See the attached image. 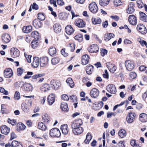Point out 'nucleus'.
<instances>
[{
	"label": "nucleus",
	"mask_w": 147,
	"mask_h": 147,
	"mask_svg": "<svg viewBox=\"0 0 147 147\" xmlns=\"http://www.w3.org/2000/svg\"><path fill=\"white\" fill-rule=\"evenodd\" d=\"M50 135L52 137H59L61 135V133L59 129L54 128L51 129L50 132Z\"/></svg>",
	"instance_id": "obj_1"
},
{
	"label": "nucleus",
	"mask_w": 147,
	"mask_h": 147,
	"mask_svg": "<svg viewBox=\"0 0 147 147\" xmlns=\"http://www.w3.org/2000/svg\"><path fill=\"white\" fill-rule=\"evenodd\" d=\"M89 8L90 11L94 13H96L98 10L97 6L94 2H92L89 4Z\"/></svg>",
	"instance_id": "obj_2"
},
{
	"label": "nucleus",
	"mask_w": 147,
	"mask_h": 147,
	"mask_svg": "<svg viewBox=\"0 0 147 147\" xmlns=\"http://www.w3.org/2000/svg\"><path fill=\"white\" fill-rule=\"evenodd\" d=\"M11 57L13 58L18 57L20 54L19 50L16 48H12L11 49Z\"/></svg>",
	"instance_id": "obj_3"
},
{
	"label": "nucleus",
	"mask_w": 147,
	"mask_h": 147,
	"mask_svg": "<svg viewBox=\"0 0 147 147\" xmlns=\"http://www.w3.org/2000/svg\"><path fill=\"white\" fill-rule=\"evenodd\" d=\"M90 94L92 98H96L99 96V91L98 89L93 88L90 91Z\"/></svg>",
	"instance_id": "obj_4"
},
{
	"label": "nucleus",
	"mask_w": 147,
	"mask_h": 147,
	"mask_svg": "<svg viewBox=\"0 0 147 147\" xmlns=\"http://www.w3.org/2000/svg\"><path fill=\"white\" fill-rule=\"evenodd\" d=\"M106 89L108 92L111 94H115L117 92L115 86L113 84L108 85L106 87Z\"/></svg>",
	"instance_id": "obj_5"
},
{
	"label": "nucleus",
	"mask_w": 147,
	"mask_h": 147,
	"mask_svg": "<svg viewBox=\"0 0 147 147\" xmlns=\"http://www.w3.org/2000/svg\"><path fill=\"white\" fill-rule=\"evenodd\" d=\"M136 116V115L134 113H129L126 118L127 122L129 123H132L134 121Z\"/></svg>",
	"instance_id": "obj_6"
},
{
	"label": "nucleus",
	"mask_w": 147,
	"mask_h": 147,
	"mask_svg": "<svg viewBox=\"0 0 147 147\" xmlns=\"http://www.w3.org/2000/svg\"><path fill=\"white\" fill-rule=\"evenodd\" d=\"M83 123L82 120L80 119H77L74 121L71 125L72 128L80 127Z\"/></svg>",
	"instance_id": "obj_7"
},
{
	"label": "nucleus",
	"mask_w": 147,
	"mask_h": 147,
	"mask_svg": "<svg viewBox=\"0 0 147 147\" xmlns=\"http://www.w3.org/2000/svg\"><path fill=\"white\" fill-rule=\"evenodd\" d=\"M50 85L51 87L55 90H57L60 86V83L58 81L53 80L51 81Z\"/></svg>",
	"instance_id": "obj_8"
},
{
	"label": "nucleus",
	"mask_w": 147,
	"mask_h": 147,
	"mask_svg": "<svg viewBox=\"0 0 147 147\" xmlns=\"http://www.w3.org/2000/svg\"><path fill=\"white\" fill-rule=\"evenodd\" d=\"M137 29L140 33L142 34H145L147 32L146 27L142 24H138V25Z\"/></svg>",
	"instance_id": "obj_9"
},
{
	"label": "nucleus",
	"mask_w": 147,
	"mask_h": 147,
	"mask_svg": "<svg viewBox=\"0 0 147 147\" xmlns=\"http://www.w3.org/2000/svg\"><path fill=\"white\" fill-rule=\"evenodd\" d=\"M125 65L127 70L129 71L132 70L134 67L133 62L129 60H127L125 61Z\"/></svg>",
	"instance_id": "obj_10"
},
{
	"label": "nucleus",
	"mask_w": 147,
	"mask_h": 147,
	"mask_svg": "<svg viewBox=\"0 0 147 147\" xmlns=\"http://www.w3.org/2000/svg\"><path fill=\"white\" fill-rule=\"evenodd\" d=\"M74 24L76 26L80 28H84L86 26L85 22L83 20L80 19L76 20Z\"/></svg>",
	"instance_id": "obj_11"
},
{
	"label": "nucleus",
	"mask_w": 147,
	"mask_h": 147,
	"mask_svg": "<svg viewBox=\"0 0 147 147\" xmlns=\"http://www.w3.org/2000/svg\"><path fill=\"white\" fill-rule=\"evenodd\" d=\"M88 49L90 53H96L98 51L99 48L97 45L93 44L88 47Z\"/></svg>",
	"instance_id": "obj_12"
},
{
	"label": "nucleus",
	"mask_w": 147,
	"mask_h": 147,
	"mask_svg": "<svg viewBox=\"0 0 147 147\" xmlns=\"http://www.w3.org/2000/svg\"><path fill=\"white\" fill-rule=\"evenodd\" d=\"M10 40L11 38L8 34L5 33L2 34L1 40L3 43H8L10 41Z\"/></svg>",
	"instance_id": "obj_13"
},
{
	"label": "nucleus",
	"mask_w": 147,
	"mask_h": 147,
	"mask_svg": "<svg viewBox=\"0 0 147 147\" xmlns=\"http://www.w3.org/2000/svg\"><path fill=\"white\" fill-rule=\"evenodd\" d=\"M49 59L47 57L41 58L40 59V66L44 67L46 66L48 63Z\"/></svg>",
	"instance_id": "obj_14"
},
{
	"label": "nucleus",
	"mask_w": 147,
	"mask_h": 147,
	"mask_svg": "<svg viewBox=\"0 0 147 147\" xmlns=\"http://www.w3.org/2000/svg\"><path fill=\"white\" fill-rule=\"evenodd\" d=\"M31 102L22 104V109L24 112L27 113L29 111L30 107L31 106Z\"/></svg>",
	"instance_id": "obj_15"
},
{
	"label": "nucleus",
	"mask_w": 147,
	"mask_h": 147,
	"mask_svg": "<svg viewBox=\"0 0 147 147\" xmlns=\"http://www.w3.org/2000/svg\"><path fill=\"white\" fill-rule=\"evenodd\" d=\"M1 130L2 134L7 135L10 132V128L5 125H3L1 127Z\"/></svg>",
	"instance_id": "obj_16"
},
{
	"label": "nucleus",
	"mask_w": 147,
	"mask_h": 147,
	"mask_svg": "<svg viewBox=\"0 0 147 147\" xmlns=\"http://www.w3.org/2000/svg\"><path fill=\"white\" fill-rule=\"evenodd\" d=\"M135 11L134 4L133 3L131 2L129 3L128 8L126 10L127 13L131 14L133 13Z\"/></svg>",
	"instance_id": "obj_17"
},
{
	"label": "nucleus",
	"mask_w": 147,
	"mask_h": 147,
	"mask_svg": "<svg viewBox=\"0 0 147 147\" xmlns=\"http://www.w3.org/2000/svg\"><path fill=\"white\" fill-rule=\"evenodd\" d=\"M73 129L72 132L75 135H79L81 134L84 131V129L82 127H78Z\"/></svg>",
	"instance_id": "obj_18"
},
{
	"label": "nucleus",
	"mask_w": 147,
	"mask_h": 147,
	"mask_svg": "<svg viewBox=\"0 0 147 147\" xmlns=\"http://www.w3.org/2000/svg\"><path fill=\"white\" fill-rule=\"evenodd\" d=\"M129 23L132 25H135L137 24L136 17L133 15H130L128 18Z\"/></svg>",
	"instance_id": "obj_19"
},
{
	"label": "nucleus",
	"mask_w": 147,
	"mask_h": 147,
	"mask_svg": "<svg viewBox=\"0 0 147 147\" xmlns=\"http://www.w3.org/2000/svg\"><path fill=\"white\" fill-rule=\"evenodd\" d=\"M13 75L12 69L10 68L6 69L4 71V76L5 78H9Z\"/></svg>",
	"instance_id": "obj_20"
},
{
	"label": "nucleus",
	"mask_w": 147,
	"mask_h": 147,
	"mask_svg": "<svg viewBox=\"0 0 147 147\" xmlns=\"http://www.w3.org/2000/svg\"><path fill=\"white\" fill-rule=\"evenodd\" d=\"M106 65L110 72L113 73L116 71L117 68L114 64H112L110 63H107Z\"/></svg>",
	"instance_id": "obj_21"
},
{
	"label": "nucleus",
	"mask_w": 147,
	"mask_h": 147,
	"mask_svg": "<svg viewBox=\"0 0 147 147\" xmlns=\"http://www.w3.org/2000/svg\"><path fill=\"white\" fill-rule=\"evenodd\" d=\"M53 29L55 33H59L61 31V25L59 24L56 23L54 25Z\"/></svg>",
	"instance_id": "obj_22"
},
{
	"label": "nucleus",
	"mask_w": 147,
	"mask_h": 147,
	"mask_svg": "<svg viewBox=\"0 0 147 147\" xmlns=\"http://www.w3.org/2000/svg\"><path fill=\"white\" fill-rule=\"evenodd\" d=\"M65 30L66 33L69 35L72 34L74 31V30L70 25H67L65 27Z\"/></svg>",
	"instance_id": "obj_23"
},
{
	"label": "nucleus",
	"mask_w": 147,
	"mask_h": 147,
	"mask_svg": "<svg viewBox=\"0 0 147 147\" xmlns=\"http://www.w3.org/2000/svg\"><path fill=\"white\" fill-rule=\"evenodd\" d=\"M50 88V85L49 84L45 83L40 88V90L42 92H46L49 90Z\"/></svg>",
	"instance_id": "obj_24"
},
{
	"label": "nucleus",
	"mask_w": 147,
	"mask_h": 147,
	"mask_svg": "<svg viewBox=\"0 0 147 147\" xmlns=\"http://www.w3.org/2000/svg\"><path fill=\"white\" fill-rule=\"evenodd\" d=\"M39 58L37 57H35L33 58V61L32 63V66L35 68L37 67L39 65Z\"/></svg>",
	"instance_id": "obj_25"
},
{
	"label": "nucleus",
	"mask_w": 147,
	"mask_h": 147,
	"mask_svg": "<svg viewBox=\"0 0 147 147\" xmlns=\"http://www.w3.org/2000/svg\"><path fill=\"white\" fill-rule=\"evenodd\" d=\"M55 96L53 94H51L48 97V101L49 105H52L54 102L55 101Z\"/></svg>",
	"instance_id": "obj_26"
},
{
	"label": "nucleus",
	"mask_w": 147,
	"mask_h": 147,
	"mask_svg": "<svg viewBox=\"0 0 147 147\" xmlns=\"http://www.w3.org/2000/svg\"><path fill=\"white\" fill-rule=\"evenodd\" d=\"M42 117L43 121L45 123H48L50 121V117L47 114L45 113L42 115Z\"/></svg>",
	"instance_id": "obj_27"
},
{
	"label": "nucleus",
	"mask_w": 147,
	"mask_h": 147,
	"mask_svg": "<svg viewBox=\"0 0 147 147\" xmlns=\"http://www.w3.org/2000/svg\"><path fill=\"white\" fill-rule=\"evenodd\" d=\"M61 129L63 134L65 135H66L67 134L69 130L67 125L65 124L61 125Z\"/></svg>",
	"instance_id": "obj_28"
},
{
	"label": "nucleus",
	"mask_w": 147,
	"mask_h": 147,
	"mask_svg": "<svg viewBox=\"0 0 147 147\" xmlns=\"http://www.w3.org/2000/svg\"><path fill=\"white\" fill-rule=\"evenodd\" d=\"M139 119L142 122H146L147 121V115L144 113H141L140 115Z\"/></svg>",
	"instance_id": "obj_29"
},
{
	"label": "nucleus",
	"mask_w": 147,
	"mask_h": 147,
	"mask_svg": "<svg viewBox=\"0 0 147 147\" xmlns=\"http://www.w3.org/2000/svg\"><path fill=\"white\" fill-rule=\"evenodd\" d=\"M89 56L87 55H83L82 57V62L84 65L87 64L89 60Z\"/></svg>",
	"instance_id": "obj_30"
},
{
	"label": "nucleus",
	"mask_w": 147,
	"mask_h": 147,
	"mask_svg": "<svg viewBox=\"0 0 147 147\" xmlns=\"http://www.w3.org/2000/svg\"><path fill=\"white\" fill-rule=\"evenodd\" d=\"M33 25L35 28H38L41 26V22L38 19H35L33 22Z\"/></svg>",
	"instance_id": "obj_31"
},
{
	"label": "nucleus",
	"mask_w": 147,
	"mask_h": 147,
	"mask_svg": "<svg viewBox=\"0 0 147 147\" xmlns=\"http://www.w3.org/2000/svg\"><path fill=\"white\" fill-rule=\"evenodd\" d=\"M23 87L24 90L26 91H30L32 90L33 89L32 86L30 84H25Z\"/></svg>",
	"instance_id": "obj_32"
},
{
	"label": "nucleus",
	"mask_w": 147,
	"mask_h": 147,
	"mask_svg": "<svg viewBox=\"0 0 147 147\" xmlns=\"http://www.w3.org/2000/svg\"><path fill=\"white\" fill-rule=\"evenodd\" d=\"M114 37V35L113 33L105 34L104 36V39L105 41H108Z\"/></svg>",
	"instance_id": "obj_33"
},
{
	"label": "nucleus",
	"mask_w": 147,
	"mask_h": 147,
	"mask_svg": "<svg viewBox=\"0 0 147 147\" xmlns=\"http://www.w3.org/2000/svg\"><path fill=\"white\" fill-rule=\"evenodd\" d=\"M32 29V27L31 26H25L23 27L22 30L24 32L28 33L31 31Z\"/></svg>",
	"instance_id": "obj_34"
},
{
	"label": "nucleus",
	"mask_w": 147,
	"mask_h": 147,
	"mask_svg": "<svg viewBox=\"0 0 147 147\" xmlns=\"http://www.w3.org/2000/svg\"><path fill=\"white\" fill-rule=\"evenodd\" d=\"M140 19L145 22H147V17L146 15L142 12H139Z\"/></svg>",
	"instance_id": "obj_35"
},
{
	"label": "nucleus",
	"mask_w": 147,
	"mask_h": 147,
	"mask_svg": "<svg viewBox=\"0 0 147 147\" xmlns=\"http://www.w3.org/2000/svg\"><path fill=\"white\" fill-rule=\"evenodd\" d=\"M48 51L49 55L51 56L55 55L56 53V49L54 47H50Z\"/></svg>",
	"instance_id": "obj_36"
},
{
	"label": "nucleus",
	"mask_w": 147,
	"mask_h": 147,
	"mask_svg": "<svg viewBox=\"0 0 147 147\" xmlns=\"http://www.w3.org/2000/svg\"><path fill=\"white\" fill-rule=\"evenodd\" d=\"M61 108L62 111L65 112H67L68 110L67 105L66 103H62L61 105Z\"/></svg>",
	"instance_id": "obj_37"
},
{
	"label": "nucleus",
	"mask_w": 147,
	"mask_h": 147,
	"mask_svg": "<svg viewBox=\"0 0 147 147\" xmlns=\"http://www.w3.org/2000/svg\"><path fill=\"white\" fill-rule=\"evenodd\" d=\"M118 134L120 137L123 138L126 136L127 133L124 129H121L119 131Z\"/></svg>",
	"instance_id": "obj_38"
},
{
	"label": "nucleus",
	"mask_w": 147,
	"mask_h": 147,
	"mask_svg": "<svg viewBox=\"0 0 147 147\" xmlns=\"http://www.w3.org/2000/svg\"><path fill=\"white\" fill-rule=\"evenodd\" d=\"M94 67L91 65H89L87 66L86 71L87 73L88 74H91L93 71Z\"/></svg>",
	"instance_id": "obj_39"
},
{
	"label": "nucleus",
	"mask_w": 147,
	"mask_h": 147,
	"mask_svg": "<svg viewBox=\"0 0 147 147\" xmlns=\"http://www.w3.org/2000/svg\"><path fill=\"white\" fill-rule=\"evenodd\" d=\"M38 127L39 129L43 131H45L47 129V127L46 125L42 122L38 123Z\"/></svg>",
	"instance_id": "obj_40"
},
{
	"label": "nucleus",
	"mask_w": 147,
	"mask_h": 147,
	"mask_svg": "<svg viewBox=\"0 0 147 147\" xmlns=\"http://www.w3.org/2000/svg\"><path fill=\"white\" fill-rule=\"evenodd\" d=\"M110 1V0H100L99 3L101 6H105L109 4Z\"/></svg>",
	"instance_id": "obj_41"
},
{
	"label": "nucleus",
	"mask_w": 147,
	"mask_h": 147,
	"mask_svg": "<svg viewBox=\"0 0 147 147\" xmlns=\"http://www.w3.org/2000/svg\"><path fill=\"white\" fill-rule=\"evenodd\" d=\"M66 82L71 88H72L74 87V83L71 78H68Z\"/></svg>",
	"instance_id": "obj_42"
},
{
	"label": "nucleus",
	"mask_w": 147,
	"mask_h": 147,
	"mask_svg": "<svg viewBox=\"0 0 147 147\" xmlns=\"http://www.w3.org/2000/svg\"><path fill=\"white\" fill-rule=\"evenodd\" d=\"M92 23L94 24H100L101 22V20L100 19L98 18H92Z\"/></svg>",
	"instance_id": "obj_43"
},
{
	"label": "nucleus",
	"mask_w": 147,
	"mask_h": 147,
	"mask_svg": "<svg viewBox=\"0 0 147 147\" xmlns=\"http://www.w3.org/2000/svg\"><path fill=\"white\" fill-rule=\"evenodd\" d=\"M17 129L18 130H24L25 129L26 126L22 123H20L17 124Z\"/></svg>",
	"instance_id": "obj_44"
},
{
	"label": "nucleus",
	"mask_w": 147,
	"mask_h": 147,
	"mask_svg": "<svg viewBox=\"0 0 147 147\" xmlns=\"http://www.w3.org/2000/svg\"><path fill=\"white\" fill-rule=\"evenodd\" d=\"M92 136L90 134L88 133L86 135V139L84 141V142L86 144H88L92 139Z\"/></svg>",
	"instance_id": "obj_45"
},
{
	"label": "nucleus",
	"mask_w": 147,
	"mask_h": 147,
	"mask_svg": "<svg viewBox=\"0 0 147 147\" xmlns=\"http://www.w3.org/2000/svg\"><path fill=\"white\" fill-rule=\"evenodd\" d=\"M60 59L58 57H55L52 58L51 59L52 64L55 65L57 64L59 61Z\"/></svg>",
	"instance_id": "obj_46"
},
{
	"label": "nucleus",
	"mask_w": 147,
	"mask_h": 147,
	"mask_svg": "<svg viewBox=\"0 0 147 147\" xmlns=\"http://www.w3.org/2000/svg\"><path fill=\"white\" fill-rule=\"evenodd\" d=\"M75 40H77L79 42H82L83 40V36L81 34H79L74 37Z\"/></svg>",
	"instance_id": "obj_47"
},
{
	"label": "nucleus",
	"mask_w": 147,
	"mask_h": 147,
	"mask_svg": "<svg viewBox=\"0 0 147 147\" xmlns=\"http://www.w3.org/2000/svg\"><path fill=\"white\" fill-rule=\"evenodd\" d=\"M11 145L13 147H20L21 144L17 141H13L12 142Z\"/></svg>",
	"instance_id": "obj_48"
},
{
	"label": "nucleus",
	"mask_w": 147,
	"mask_h": 147,
	"mask_svg": "<svg viewBox=\"0 0 147 147\" xmlns=\"http://www.w3.org/2000/svg\"><path fill=\"white\" fill-rule=\"evenodd\" d=\"M113 3L114 6L115 7L121 5L122 3L121 0H114Z\"/></svg>",
	"instance_id": "obj_49"
},
{
	"label": "nucleus",
	"mask_w": 147,
	"mask_h": 147,
	"mask_svg": "<svg viewBox=\"0 0 147 147\" xmlns=\"http://www.w3.org/2000/svg\"><path fill=\"white\" fill-rule=\"evenodd\" d=\"M68 49L71 52H73L75 49V45L73 43L69 44L67 46Z\"/></svg>",
	"instance_id": "obj_50"
},
{
	"label": "nucleus",
	"mask_w": 147,
	"mask_h": 147,
	"mask_svg": "<svg viewBox=\"0 0 147 147\" xmlns=\"http://www.w3.org/2000/svg\"><path fill=\"white\" fill-rule=\"evenodd\" d=\"M130 144L133 147H140L138 144L136 143V140H131Z\"/></svg>",
	"instance_id": "obj_51"
},
{
	"label": "nucleus",
	"mask_w": 147,
	"mask_h": 147,
	"mask_svg": "<svg viewBox=\"0 0 147 147\" xmlns=\"http://www.w3.org/2000/svg\"><path fill=\"white\" fill-rule=\"evenodd\" d=\"M136 3L138 8H141L144 6V4L141 0H137Z\"/></svg>",
	"instance_id": "obj_52"
},
{
	"label": "nucleus",
	"mask_w": 147,
	"mask_h": 147,
	"mask_svg": "<svg viewBox=\"0 0 147 147\" xmlns=\"http://www.w3.org/2000/svg\"><path fill=\"white\" fill-rule=\"evenodd\" d=\"M24 56L26 58L27 61L28 63L31 62V58H32V56L28 55L26 53H24Z\"/></svg>",
	"instance_id": "obj_53"
},
{
	"label": "nucleus",
	"mask_w": 147,
	"mask_h": 147,
	"mask_svg": "<svg viewBox=\"0 0 147 147\" xmlns=\"http://www.w3.org/2000/svg\"><path fill=\"white\" fill-rule=\"evenodd\" d=\"M32 36L35 38H38V33L36 31H35L32 32L31 34Z\"/></svg>",
	"instance_id": "obj_54"
},
{
	"label": "nucleus",
	"mask_w": 147,
	"mask_h": 147,
	"mask_svg": "<svg viewBox=\"0 0 147 147\" xmlns=\"http://www.w3.org/2000/svg\"><path fill=\"white\" fill-rule=\"evenodd\" d=\"M139 69L141 71L147 73V67L144 65H142L140 67Z\"/></svg>",
	"instance_id": "obj_55"
},
{
	"label": "nucleus",
	"mask_w": 147,
	"mask_h": 147,
	"mask_svg": "<svg viewBox=\"0 0 147 147\" xmlns=\"http://www.w3.org/2000/svg\"><path fill=\"white\" fill-rule=\"evenodd\" d=\"M24 70L21 68H19L17 69V74L18 76H20L24 71Z\"/></svg>",
	"instance_id": "obj_56"
},
{
	"label": "nucleus",
	"mask_w": 147,
	"mask_h": 147,
	"mask_svg": "<svg viewBox=\"0 0 147 147\" xmlns=\"http://www.w3.org/2000/svg\"><path fill=\"white\" fill-rule=\"evenodd\" d=\"M0 92L2 93L3 94L6 95H8L9 92L5 90L3 88L0 87Z\"/></svg>",
	"instance_id": "obj_57"
},
{
	"label": "nucleus",
	"mask_w": 147,
	"mask_h": 147,
	"mask_svg": "<svg viewBox=\"0 0 147 147\" xmlns=\"http://www.w3.org/2000/svg\"><path fill=\"white\" fill-rule=\"evenodd\" d=\"M38 20H43L45 19V17L43 13H39L38 14Z\"/></svg>",
	"instance_id": "obj_58"
},
{
	"label": "nucleus",
	"mask_w": 147,
	"mask_h": 147,
	"mask_svg": "<svg viewBox=\"0 0 147 147\" xmlns=\"http://www.w3.org/2000/svg\"><path fill=\"white\" fill-rule=\"evenodd\" d=\"M31 46L33 48H35L38 46V42L35 41L33 40L31 43Z\"/></svg>",
	"instance_id": "obj_59"
},
{
	"label": "nucleus",
	"mask_w": 147,
	"mask_h": 147,
	"mask_svg": "<svg viewBox=\"0 0 147 147\" xmlns=\"http://www.w3.org/2000/svg\"><path fill=\"white\" fill-rule=\"evenodd\" d=\"M14 98L15 100H18L20 98V93L16 91L15 92Z\"/></svg>",
	"instance_id": "obj_60"
},
{
	"label": "nucleus",
	"mask_w": 147,
	"mask_h": 147,
	"mask_svg": "<svg viewBox=\"0 0 147 147\" xmlns=\"http://www.w3.org/2000/svg\"><path fill=\"white\" fill-rule=\"evenodd\" d=\"M100 51L101 54L103 57L107 54L108 51L107 50L103 49H101Z\"/></svg>",
	"instance_id": "obj_61"
},
{
	"label": "nucleus",
	"mask_w": 147,
	"mask_h": 147,
	"mask_svg": "<svg viewBox=\"0 0 147 147\" xmlns=\"http://www.w3.org/2000/svg\"><path fill=\"white\" fill-rule=\"evenodd\" d=\"M8 122L10 124H11L12 125H16V122L15 120H11L10 118H8L7 120Z\"/></svg>",
	"instance_id": "obj_62"
},
{
	"label": "nucleus",
	"mask_w": 147,
	"mask_h": 147,
	"mask_svg": "<svg viewBox=\"0 0 147 147\" xmlns=\"http://www.w3.org/2000/svg\"><path fill=\"white\" fill-rule=\"evenodd\" d=\"M137 75L135 72H131L129 74V76L132 79H134L136 78Z\"/></svg>",
	"instance_id": "obj_63"
},
{
	"label": "nucleus",
	"mask_w": 147,
	"mask_h": 147,
	"mask_svg": "<svg viewBox=\"0 0 147 147\" xmlns=\"http://www.w3.org/2000/svg\"><path fill=\"white\" fill-rule=\"evenodd\" d=\"M61 97L62 99L68 101L69 99L68 96L66 94L62 95Z\"/></svg>",
	"instance_id": "obj_64"
}]
</instances>
